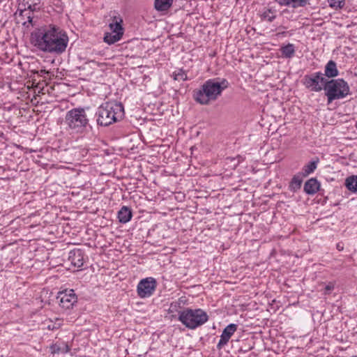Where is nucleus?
Returning <instances> with one entry per match:
<instances>
[{"mask_svg": "<svg viewBox=\"0 0 357 357\" xmlns=\"http://www.w3.org/2000/svg\"><path fill=\"white\" fill-rule=\"evenodd\" d=\"M319 162V158L316 157L314 160L310 161L305 164L302 168V171L300 173L303 177H307L310 174L313 173L317 167Z\"/></svg>", "mask_w": 357, "mask_h": 357, "instance_id": "18", "label": "nucleus"}, {"mask_svg": "<svg viewBox=\"0 0 357 357\" xmlns=\"http://www.w3.org/2000/svg\"><path fill=\"white\" fill-rule=\"evenodd\" d=\"M324 90L327 98V105L335 100L343 99L351 93L348 83L343 79H327Z\"/></svg>", "mask_w": 357, "mask_h": 357, "instance_id": "5", "label": "nucleus"}, {"mask_svg": "<svg viewBox=\"0 0 357 357\" xmlns=\"http://www.w3.org/2000/svg\"><path fill=\"white\" fill-rule=\"evenodd\" d=\"M32 13L30 11L26 10V13H22V15H19L20 17L24 18H27L29 15H31Z\"/></svg>", "mask_w": 357, "mask_h": 357, "instance_id": "36", "label": "nucleus"}, {"mask_svg": "<svg viewBox=\"0 0 357 357\" xmlns=\"http://www.w3.org/2000/svg\"><path fill=\"white\" fill-rule=\"evenodd\" d=\"M56 300L61 308L69 310L77 302V298L73 289H65L59 291Z\"/></svg>", "mask_w": 357, "mask_h": 357, "instance_id": "9", "label": "nucleus"}, {"mask_svg": "<svg viewBox=\"0 0 357 357\" xmlns=\"http://www.w3.org/2000/svg\"><path fill=\"white\" fill-rule=\"evenodd\" d=\"M132 209L131 208L126 206H122L117 213V218L121 224H126L128 222L132 219Z\"/></svg>", "mask_w": 357, "mask_h": 357, "instance_id": "14", "label": "nucleus"}, {"mask_svg": "<svg viewBox=\"0 0 357 357\" xmlns=\"http://www.w3.org/2000/svg\"><path fill=\"white\" fill-rule=\"evenodd\" d=\"M157 168H158V172H159V170H160V166H159V165H158V166H157Z\"/></svg>", "mask_w": 357, "mask_h": 357, "instance_id": "41", "label": "nucleus"}, {"mask_svg": "<svg viewBox=\"0 0 357 357\" xmlns=\"http://www.w3.org/2000/svg\"><path fill=\"white\" fill-rule=\"evenodd\" d=\"M33 14H31V15H29L28 17L26 18L27 21L23 22L22 25L25 26L26 27H29V25H31V26H33L35 25V24L33 22Z\"/></svg>", "mask_w": 357, "mask_h": 357, "instance_id": "31", "label": "nucleus"}, {"mask_svg": "<svg viewBox=\"0 0 357 357\" xmlns=\"http://www.w3.org/2000/svg\"><path fill=\"white\" fill-rule=\"evenodd\" d=\"M329 7L335 10L341 9L345 5V0H327Z\"/></svg>", "mask_w": 357, "mask_h": 357, "instance_id": "27", "label": "nucleus"}, {"mask_svg": "<svg viewBox=\"0 0 357 357\" xmlns=\"http://www.w3.org/2000/svg\"><path fill=\"white\" fill-rule=\"evenodd\" d=\"M124 116V107L122 103L109 101L102 103L96 109L95 118L98 126L107 127Z\"/></svg>", "mask_w": 357, "mask_h": 357, "instance_id": "3", "label": "nucleus"}, {"mask_svg": "<svg viewBox=\"0 0 357 357\" xmlns=\"http://www.w3.org/2000/svg\"><path fill=\"white\" fill-rule=\"evenodd\" d=\"M68 36L59 26L45 24L31 33V43L37 50L55 55L63 54L68 44Z\"/></svg>", "mask_w": 357, "mask_h": 357, "instance_id": "1", "label": "nucleus"}, {"mask_svg": "<svg viewBox=\"0 0 357 357\" xmlns=\"http://www.w3.org/2000/svg\"><path fill=\"white\" fill-rule=\"evenodd\" d=\"M346 188L351 192H357V175L348 176L344 181Z\"/></svg>", "mask_w": 357, "mask_h": 357, "instance_id": "23", "label": "nucleus"}, {"mask_svg": "<svg viewBox=\"0 0 357 357\" xmlns=\"http://www.w3.org/2000/svg\"><path fill=\"white\" fill-rule=\"evenodd\" d=\"M338 75L339 70L337 68V63L333 60L328 61L325 66L324 77L333 78L337 77Z\"/></svg>", "mask_w": 357, "mask_h": 357, "instance_id": "15", "label": "nucleus"}, {"mask_svg": "<svg viewBox=\"0 0 357 357\" xmlns=\"http://www.w3.org/2000/svg\"><path fill=\"white\" fill-rule=\"evenodd\" d=\"M123 34V32L107 33L104 36V41L109 45L114 44L121 38Z\"/></svg>", "mask_w": 357, "mask_h": 357, "instance_id": "24", "label": "nucleus"}, {"mask_svg": "<svg viewBox=\"0 0 357 357\" xmlns=\"http://www.w3.org/2000/svg\"><path fill=\"white\" fill-rule=\"evenodd\" d=\"M320 187V182L316 178H311L305 183L303 190L307 195H312L316 194Z\"/></svg>", "mask_w": 357, "mask_h": 357, "instance_id": "12", "label": "nucleus"}, {"mask_svg": "<svg viewBox=\"0 0 357 357\" xmlns=\"http://www.w3.org/2000/svg\"><path fill=\"white\" fill-rule=\"evenodd\" d=\"M160 152H162V155H158V161H159V162L167 163L169 156L171 153L169 147H167L165 145H160L159 146V150H158V154H159Z\"/></svg>", "mask_w": 357, "mask_h": 357, "instance_id": "22", "label": "nucleus"}, {"mask_svg": "<svg viewBox=\"0 0 357 357\" xmlns=\"http://www.w3.org/2000/svg\"><path fill=\"white\" fill-rule=\"evenodd\" d=\"M86 109H89V107H79L66 112L64 122L73 132L82 134L86 131L88 128H91Z\"/></svg>", "mask_w": 357, "mask_h": 357, "instance_id": "4", "label": "nucleus"}, {"mask_svg": "<svg viewBox=\"0 0 357 357\" xmlns=\"http://www.w3.org/2000/svg\"><path fill=\"white\" fill-rule=\"evenodd\" d=\"M238 325L230 324L222 330L221 335H233L237 330Z\"/></svg>", "mask_w": 357, "mask_h": 357, "instance_id": "29", "label": "nucleus"}, {"mask_svg": "<svg viewBox=\"0 0 357 357\" xmlns=\"http://www.w3.org/2000/svg\"><path fill=\"white\" fill-rule=\"evenodd\" d=\"M50 352L53 354H66L68 352L70 349V346L68 343L64 342H56L54 344H52L50 347Z\"/></svg>", "mask_w": 357, "mask_h": 357, "instance_id": "16", "label": "nucleus"}, {"mask_svg": "<svg viewBox=\"0 0 357 357\" xmlns=\"http://www.w3.org/2000/svg\"><path fill=\"white\" fill-rule=\"evenodd\" d=\"M220 337H221V338L217 344V348L218 349H221L224 347V345L227 344L231 337V336H220Z\"/></svg>", "mask_w": 357, "mask_h": 357, "instance_id": "30", "label": "nucleus"}, {"mask_svg": "<svg viewBox=\"0 0 357 357\" xmlns=\"http://www.w3.org/2000/svg\"><path fill=\"white\" fill-rule=\"evenodd\" d=\"M30 3L33 7V10H39L40 9V0H30Z\"/></svg>", "mask_w": 357, "mask_h": 357, "instance_id": "32", "label": "nucleus"}, {"mask_svg": "<svg viewBox=\"0 0 357 357\" xmlns=\"http://www.w3.org/2000/svg\"><path fill=\"white\" fill-rule=\"evenodd\" d=\"M225 78H213L206 80L198 90L194 91L195 100L201 105H208L218 99L222 91L229 86Z\"/></svg>", "mask_w": 357, "mask_h": 357, "instance_id": "2", "label": "nucleus"}, {"mask_svg": "<svg viewBox=\"0 0 357 357\" xmlns=\"http://www.w3.org/2000/svg\"><path fill=\"white\" fill-rule=\"evenodd\" d=\"M68 261L75 267L81 268L84 262V253L81 249H73L68 253Z\"/></svg>", "mask_w": 357, "mask_h": 357, "instance_id": "10", "label": "nucleus"}, {"mask_svg": "<svg viewBox=\"0 0 357 357\" xmlns=\"http://www.w3.org/2000/svg\"><path fill=\"white\" fill-rule=\"evenodd\" d=\"M285 33H286V32L284 31V32L281 33L280 34L285 35Z\"/></svg>", "mask_w": 357, "mask_h": 357, "instance_id": "42", "label": "nucleus"}, {"mask_svg": "<svg viewBox=\"0 0 357 357\" xmlns=\"http://www.w3.org/2000/svg\"><path fill=\"white\" fill-rule=\"evenodd\" d=\"M178 319L186 327L194 329L206 323L208 316L205 311L200 308H187L178 312Z\"/></svg>", "mask_w": 357, "mask_h": 357, "instance_id": "6", "label": "nucleus"}, {"mask_svg": "<svg viewBox=\"0 0 357 357\" xmlns=\"http://www.w3.org/2000/svg\"><path fill=\"white\" fill-rule=\"evenodd\" d=\"M264 342L266 349L277 351L279 349L278 341H276L275 336H260Z\"/></svg>", "mask_w": 357, "mask_h": 357, "instance_id": "17", "label": "nucleus"}, {"mask_svg": "<svg viewBox=\"0 0 357 357\" xmlns=\"http://www.w3.org/2000/svg\"><path fill=\"white\" fill-rule=\"evenodd\" d=\"M172 77L174 80L178 82L188 79L186 72L182 68L177 69L173 72Z\"/></svg>", "mask_w": 357, "mask_h": 357, "instance_id": "26", "label": "nucleus"}, {"mask_svg": "<svg viewBox=\"0 0 357 357\" xmlns=\"http://www.w3.org/2000/svg\"><path fill=\"white\" fill-rule=\"evenodd\" d=\"M155 287V279L151 277L146 278L141 280L138 283L137 287V294L142 298L150 297L153 294Z\"/></svg>", "mask_w": 357, "mask_h": 357, "instance_id": "8", "label": "nucleus"}, {"mask_svg": "<svg viewBox=\"0 0 357 357\" xmlns=\"http://www.w3.org/2000/svg\"><path fill=\"white\" fill-rule=\"evenodd\" d=\"M337 248L339 250H342L343 249V247L340 246L339 244L337 245Z\"/></svg>", "mask_w": 357, "mask_h": 357, "instance_id": "38", "label": "nucleus"}, {"mask_svg": "<svg viewBox=\"0 0 357 357\" xmlns=\"http://www.w3.org/2000/svg\"><path fill=\"white\" fill-rule=\"evenodd\" d=\"M179 305L178 303H171L170 305V307H169V310L171 312H173L174 310H176V308Z\"/></svg>", "mask_w": 357, "mask_h": 357, "instance_id": "35", "label": "nucleus"}, {"mask_svg": "<svg viewBox=\"0 0 357 357\" xmlns=\"http://www.w3.org/2000/svg\"><path fill=\"white\" fill-rule=\"evenodd\" d=\"M161 174H164L165 173H166V171L165 169H162L161 170Z\"/></svg>", "mask_w": 357, "mask_h": 357, "instance_id": "40", "label": "nucleus"}, {"mask_svg": "<svg viewBox=\"0 0 357 357\" xmlns=\"http://www.w3.org/2000/svg\"><path fill=\"white\" fill-rule=\"evenodd\" d=\"M334 284L329 282L324 288V294H329L334 289Z\"/></svg>", "mask_w": 357, "mask_h": 357, "instance_id": "33", "label": "nucleus"}, {"mask_svg": "<svg viewBox=\"0 0 357 357\" xmlns=\"http://www.w3.org/2000/svg\"><path fill=\"white\" fill-rule=\"evenodd\" d=\"M303 176L300 173L292 177L289 185V190L291 192H296L301 188L303 183Z\"/></svg>", "mask_w": 357, "mask_h": 357, "instance_id": "20", "label": "nucleus"}, {"mask_svg": "<svg viewBox=\"0 0 357 357\" xmlns=\"http://www.w3.org/2000/svg\"><path fill=\"white\" fill-rule=\"evenodd\" d=\"M327 79L324 77V73L321 71L306 75L303 77V84L312 91L319 92L324 89Z\"/></svg>", "mask_w": 357, "mask_h": 357, "instance_id": "7", "label": "nucleus"}, {"mask_svg": "<svg viewBox=\"0 0 357 357\" xmlns=\"http://www.w3.org/2000/svg\"><path fill=\"white\" fill-rule=\"evenodd\" d=\"M325 349V343H318L317 347H316V349L314 350L315 352H319L321 350Z\"/></svg>", "mask_w": 357, "mask_h": 357, "instance_id": "34", "label": "nucleus"}, {"mask_svg": "<svg viewBox=\"0 0 357 357\" xmlns=\"http://www.w3.org/2000/svg\"><path fill=\"white\" fill-rule=\"evenodd\" d=\"M27 8V11H30L31 13H33L36 10H33V7H32V5H30V6Z\"/></svg>", "mask_w": 357, "mask_h": 357, "instance_id": "37", "label": "nucleus"}, {"mask_svg": "<svg viewBox=\"0 0 357 357\" xmlns=\"http://www.w3.org/2000/svg\"><path fill=\"white\" fill-rule=\"evenodd\" d=\"M153 6L155 8H156V0H154L153 1Z\"/></svg>", "mask_w": 357, "mask_h": 357, "instance_id": "39", "label": "nucleus"}, {"mask_svg": "<svg viewBox=\"0 0 357 357\" xmlns=\"http://www.w3.org/2000/svg\"><path fill=\"white\" fill-rule=\"evenodd\" d=\"M174 0H158V13L162 15L169 13Z\"/></svg>", "mask_w": 357, "mask_h": 357, "instance_id": "19", "label": "nucleus"}, {"mask_svg": "<svg viewBox=\"0 0 357 357\" xmlns=\"http://www.w3.org/2000/svg\"><path fill=\"white\" fill-rule=\"evenodd\" d=\"M311 0H274L280 6L289 7L293 9L304 8L310 4Z\"/></svg>", "mask_w": 357, "mask_h": 357, "instance_id": "11", "label": "nucleus"}, {"mask_svg": "<svg viewBox=\"0 0 357 357\" xmlns=\"http://www.w3.org/2000/svg\"><path fill=\"white\" fill-rule=\"evenodd\" d=\"M30 0H19L17 12H19V15H22L24 13H26L27 10L26 8H29L31 5Z\"/></svg>", "mask_w": 357, "mask_h": 357, "instance_id": "28", "label": "nucleus"}, {"mask_svg": "<svg viewBox=\"0 0 357 357\" xmlns=\"http://www.w3.org/2000/svg\"><path fill=\"white\" fill-rule=\"evenodd\" d=\"M123 20L120 17H114L113 22L109 24L110 29L112 33L123 32V28L122 26Z\"/></svg>", "mask_w": 357, "mask_h": 357, "instance_id": "25", "label": "nucleus"}, {"mask_svg": "<svg viewBox=\"0 0 357 357\" xmlns=\"http://www.w3.org/2000/svg\"><path fill=\"white\" fill-rule=\"evenodd\" d=\"M278 10L275 6L268 5L265 7L260 14L261 20L272 22L277 17Z\"/></svg>", "mask_w": 357, "mask_h": 357, "instance_id": "13", "label": "nucleus"}, {"mask_svg": "<svg viewBox=\"0 0 357 357\" xmlns=\"http://www.w3.org/2000/svg\"><path fill=\"white\" fill-rule=\"evenodd\" d=\"M280 51L282 54V57L285 59H291L295 54V46L292 43H288L280 47Z\"/></svg>", "mask_w": 357, "mask_h": 357, "instance_id": "21", "label": "nucleus"}]
</instances>
